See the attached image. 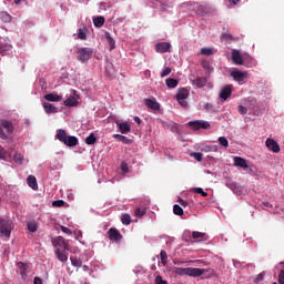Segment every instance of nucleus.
Wrapping results in <instances>:
<instances>
[{"label":"nucleus","instance_id":"obj_56","mask_svg":"<svg viewBox=\"0 0 284 284\" xmlns=\"http://www.w3.org/2000/svg\"><path fill=\"white\" fill-rule=\"evenodd\" d=\"M179 204L183 207H187V202L185 200H179Z\"/></svg>","mask_w":284,"mask_h":284},{"label":"nucleus","instance_id":"obj_57","mask_svg":"<svg viewBox=\"0 0 284 284\" xmlns=\"http://www.w3.org/2000/svg\"><path fill=\"white\" fill-rule=\"evenodd\" d=\"M4 149H2V146L0 145V159H3L4 158Z\"/></svg>","mask_w":284,"mask_h":284},{"label":"nucleus","instance_id":"obj_16","mask_svg":"<svg viewBox=\"0 0 284 284\" xmlns=\"http://www.w3.org/2000/svg\"><path fill=\"white\" fill-rule=\"evenodd\" d=\"M27 185L31 187V190L33 191L39 190V184L37 183V176L34 175L27 176Z\"/></svg>","mask_w":284,"mask_h":284},{"label":"nucleus","instance_id":"obj_35","mask_svg":"<svg viewBox=\"0 0 284 284\" xmlns=\"http://www.w3.org/2000/svg\"><path fill=\"white\" fill-rule=\"evenodd\" d=\"M205 237V233H201L197 231L192 232V239L193 240H203Z\"/></svg>","mask_w":284,"mask_h":284},{"label":"nucleus","instance_id":"obj_48","mask_svg":"<svg viewBox=\"0 0 284 284\" xmlns=\"http://www.w3.org/2000/svg\"><path fill=\"white\" fill-rule=\"evenodd\" d=\"M120 170H122V173H128L129 165L125 162H122V164L120 165Z\"/></svg>","mask_w":284,"mask_h":284},{"label":"nucleus","instance_id":"obj_5","mask_svg":"<svg viewBox=\"0 0 284 284\" xmlns=\"http://www.w3.org/2000/svg\"><path fill=\"white\" fill-rule=\"evenodd\" d=\"M190 97V91L185 88L179 89V93H176V102H179V105L181 108L186 109L187 108V98Z\"/></svg>","mask_w":284,"mask_h":284},{"label":"nucleus","instance_id":"obj_29","mask_svg":"<svg viewBox=\"0 0 284 284\" xmlns=\"http://www.w3.org/2000/svg\"><path fill=\"white\" fill-rule=\"evenodd\" d=\"M0 20L4 23L11 22V16L6 11L0 12Z\"/></svg>","mask_w":284,"mask_h":284},{"label":"nucleus","instance_id":"obj_30","mask_svg":"<svg viewBox=\"0 0 284 284\" xmlns=\"http://www.w3.org/2000/svg\"><path fill=\"white\" fill-rule=\"evenodd\" d=\"M104 38L106 39V41H109V45H111V50L115 49V40H113V38L111 37L110 32H106L104 34Z\"/></svg>","mask_w":284,"mask_h":284},{"label":"nucleus","instance_id":"obj_38","mask_svg":"<svg viewBox=\"0 0 284 284\" xmlns=\"http://www.w3.org/2000/svg\"><path fill=\"white\" fill-rule=\"evenodd\" d=\"M174 215L183 216V209L179 204L174 205Z\"/></svg>","mask_w":284,"mask_h":284},{"label":"nucleus","instance_id":"obj_43","mask_svg":"<svg viewBox=\"0 0 284 284\" xmlns=\"http://www.w3.org/2000/svg\"><path fill=\"white\" fill-rule=\"evenodd\" d=\"M153 284H168V281L163 280V276L158 275L155 276Z\"/></svg>","mask_w":284,"mask_h":284},{"label":"nucleus","instance_id":"obj_10","mask_svg":"<svg viewBox=\"0 0 284 284\" xmlns=\"http://www.w3.org/2000/svg\"><path fill=\"white\" fill-rule=\"evenodd\" d=\"M265 145H266V149H268V151L275 154L280 153V145L277 144V142H275V140L266 139Z\"/></svg>","mask_w":284,"mask_h":284},{"label":"nucleus","instance_id":"obj_49","mask_svg":"<svg viewBox=\"0 0 284 284\" xmlns=\"http://www.w3.org/2000/svg\"><path fill=\"white\" fill-rule=\"evenodd\" d=\"M63 204H64L63 200H57V201L52 202V206H54V207H61V206H63Z\"/></svg>","mask_w":284,"mask_h":284},{"label":"nucleus","instance_id":"obj_36","mask_svg":"<svg viewBox=\"0 0 284 284\" xmlns=\"http://www.w3.org/2000/svg\"><path fill=\"white\" fill-rule=\"evenodd\" d=\"M70 263H71L72 266H74V267H81V261L78 260V258L74 257V256H70Z\"/></svg>","mask_w":284,"mask_h":284},{"label":"nucleus","instance_id":"obj_12","mask_svg":"<svg viewBox=\"0 0 284 284\" xmlns=\"http://www.w3.org/2000/svg\"><path fill=\"white\" fill-rule=\"evenodd\" d=\"M0 128L11 135L13 133V124L9 120H1Z\"/></svg>","mask_w":284,"mask_h":284},{"label":"nucleus","instance_id":"obj_42","mask_svg":"<svg viewBox=\"0 0 284 284\" xmlns=\"http://www.w3.org/2000/svg\"><path fill=\"white\" fill-rule=\"evenodd\" d=\"M18 268H20V275H24V273L27 271V264H24L22 262H18Z\"/></svg>","mask_w":284,"mask_h":284},{"label":"nucleus","instance_id":"obj_61","mask_svg":"<svg viewBox=\"0 0 284 284\" xmlns=\"http://www.w3.org/2000/svg\"><path fill=\"white\" fill-rule=\"evenodd\" d=\"M21 0H13V3L19 4Z\"/></svg>","mask_w":284,"mask_h":284},{"label":"nucleus","instance_id":"obj_4","mask_svg":"<svg viewBox=\"0 0 284 284\" xmlns=\"http://www.w3.org/2000/svg\"><path fill=\"white\" fill-rule=\"evenodd\" d=\"M92 57V49L91 48H79L77 50V61L81 63H85Z\"/></svg>","mask_w":284,"mask_h":284},{"label":"nucleus","instance_id":"obj_27","mask_svg":"<svg viewBox=\"0 0 284 284\" xmlns=\"http://www.w3.org/2000/svg\"><path fill=\"white\" fill-rule=\"evenodd\" d=\"M27 230L31 233H36L37 230H39V225H37V222H29L27 223Z\"/></svg>","mask_w":284,"mask_h":284},{"label":"nucleus","instance_id":"obj_24","mask_svg":"<svg viewBox=\"0 0 284 284\" xmlns=\"http://www.w3.org/2000/svg\"><path fill=\"white\" fill-rule=\"evenodd\" d=\"M104 23H105L104 17H98L92 19V24L94 26V28L104 27Z\"/></svg>","mask_w":284,"mask_h":284},{"label":"nucleus","instance_id":"obj_46","mask_svg":"<svg viewBox=\"0 0 284 284\" xmlns=\"http://www.w3.org/2000/svg\"><path fill=\"white\" fill-rule=\"evenodd\" d=\"M273 284H284V271H280V274L277 275V283Z\"/></svg>","mask_w":284,"mask_h":284},{"label":"nucleus","instance_id":"obj_47","mask_svg":"<svg viewBox=\"0 0 284 284\" xmlns=\"http://www.w3.org/2000/svg\"><path fill=\"white\" fill-rule=\"evenodd\" d=\"M221 40H224V41H233V36H232V34H229V33H222V34H221Z\"/></svg>","mask_w":284,"mask_h":284},{"label":"nucleus","instance_id":"obj_41","mask_svg":"<svg viewBox=\"0 0 284 284\" xmlns=\"http://www.w3.org/2000/svg\"><path fill=\"white\" fill-rule=\"evenodd\" d=\"M171 73H172V69L164 68V70H162V73H160V78L170 77Z\"/></svg>","mask_w":284,"mask_h":284},{"label":"nucleus","instance_id":"obj_40","mask_svg":"<svg viewBox=\"0 0 284 284\" xmlns=\"http://www.w3.org/2000/svg\"><path fill=\"white\" fill-rule=\"evenodd\" d=\"M194 193L201 195L202 197H207V193L203 191L201 187H194Z\"/></svg>","mask_w":284,"mask_h":284},{"label":"nucleus","instance_id":"obj_28","mask_svg":"<svg viewBox=\"0 0 284 284\" xmlns=\"http://www.w3.org/2000/svg\"><path fill=\"white\" fill-rule=\"evenodd\" d=\"M160 263H162V266L168 265V252L160 251Z\"/></svg>","mask_w":284,"mask_h":284},{"label":"nucleus","instance_id":"obj_3","mask_svg":"<svg viewBox=\"0 0 284 284\" xmlns=\"http://www.w3.org/2000/svg\"><path fill=\"white\" fill-rule=\"evenodd\" d=\"M11 230H13L11 221L0 217V235L9 239L11 236Z\"/></svg>","mask_w":284,"mask_h":284},{"label":"nucleus","instance_id":"obj_34","mask_svg":"<svg viewBox=\"0 0 284 284\" xmlns=\"http://www.w3.org/2000/svg\"><path fill=\"white\" fill-rule=\"evenodd\" d=\"M77 38L81 41H85V29H79L77 31Z\"/></svg>","mask_w":284,"mask_h":284},{"label":"nucleus","instance_id":"obj_37","mask_svg":"<svg viewBox=\"0 0 284 284\" xmlns=\"http://www.w3.org/2000/svg\"><path fill=\"white\" fill-rule=\"evenodd\" d=\"M144 214H145L144 207H138V209H135V217L142 219V216H144Z\"/></svg>","mask_w":284,"mask_h":284},{"label":"nucleus","instance_id":"obj_31","mask_svg":"<svg viewBox=\"0 0 284 284\" xmlns=\"http://www.w3.org/2000/svg\"><path fill=\"white\" fill-rule=\"evenodd\" d=\"M23 161H24V159L22 158V155L20 153H16L13 155V162L16 164L21 165Z\"/></svg>","mask_w":284,"mask_h":284},{"label":"nucleus","instance_id":"obj_17","mask_svg":"<svg viewBox=\"0 0 284 284\" xmlns=\"http://www.w3.org/2000/svg\"><path fill=\"white\" fill-rule=\"evenodd\" d=\"M54 253L57 254V260H59L61 263L68 262V253L64 250L57 248Z\"/></svg>","mask_w":284,"mask_h":284},{"label":"nucleus","instance_id":"obj_11","mask_svg":"<svg viewBox=\"0 0 284 284\" xmlns=\"http://www.w3.org/2000/svg\"><path fill=\"white\" fill-rule=\"evenodd\" d=\"M171 48H172V44H170V42H160V43L155 44V52L168 53V52H170Z\"/></svg>","mask_w":284,"mask_h":284},{"label":"nucleus","instance_id":"obj_25","mask_svg":"<svg viewBox=\"0 0 284 284\" xmlns=\"http://www.w3.org/2000/svg\"><path fill=\"white\" fill-rule=\"evenodd\" d=\"M164 84H166L170 89H175L176 87H179V80L168 78L166 80H164Z\"/></svg>","mask_w":284,"mask_h":284},{"label":"nucleus","instance_id":"obj_19","mask_svg":"<svg viewBox=\"0 0 284 284\" xmlns=\"http://www.w3.org/2000/svg\"><path fill=\"white\" fill-rule=\"evenodd\" d=\"M207 82V80L203 77H199L194 80H192V85L201 89V88H204L205 87V83Z\"/></svg>","mask_w":284,"mask_h":284},{"label":"nucleus","instance_id":"obj_55","mask_svg":"<svg viewBox=\"0 0 284 284\" xmlns=\"http://www.w3.org/2000/svg\"><path fill=\"white\" fill-rule=\"evenodd\" d=\"M264 280V274H258L257 277L255 278V282L260 283Z\"/></svg>","mask_w":284,"mask_h":284},{"label":"nucleus","instance_id":"obj_52","mask_svg":"<svg viewBox=\"0 0 284 284\" xmlns=\"http://www.w3.org/2000/svg\"><path fill=\"white\" fill-rule=\"evenodd\" d=\"M7 135H9V133H4V130L0 128V139L6 140Z\"/></svg>","mask_w":284,"mask_h":284},{"label":"nucleus","instance_id":"obj_15","mask_svg":"<svg viewBox=\"0 0 284 284\" xmlns=\"http://www.w3.org/2000/svg\"><path fill=\"white\" fill-rule=\"evenodd\" d=\"M63 105H65V108H75L79 105L78 98L75 95H70L65 101H63Z\"/></svg>","mask_w":284,"mask_h":284},{"label":"nucleus","instance_id":"obj_20","mask_svg":"<svg viewBox=\"0 0 284 284\" xmlns=\"http://www.w3.org/2000/svg\"><path fill=\"white\" fill-rule=\"evenodd\" d=\"M235 166L236 168H242L244 170L248 169V164L246 163V160L241 158V156H235Z\"/></svg>","mask_w":284,"mask_h":284},{"label":"nucleus","instance_id":"obj_23","mask_svg":"<svg viewBox=\"0 0 284 284\" xmlns=\"http://www.w3.org/2000/svg\"><path fill=\"white\" fill-rule=\"evenodd\" d=\"M43 110H45V113L48 114H54L58 112L57 106L48 102L43 103Z\"/></svg>","mask_w":284,"mask_h":284},{"label":"nucleus","instance_id":"obj_8","mask_svg":"<svg viewBox=\"0 0 284 284\" xmlns=\"http://www.w3.org/2000/svg\"><path fill=\"white\" fill-rule=\"evenodd\" d=\"M108 235L111 242L118 243L122 241V234L120 233V231H118V229H109Z\"/></svg>","mask_w":284,"mask_h":284},{"label":"nucleus","instance_id":"obj_62","mask_svg":"<svg viewBox=\"0 0 284 284\" xmlns=\"http://www.w3.org/2000/svg\"><path fill=\"white\" fill-rule=\"evenodd\" d=\"M83 270H88V266H87V265H83Z\"/></svg>","mask_w":284,"mask_h":284},{"label":"nucleus","instance_id":"obj_7","mask_svg":"<svg viewBox=\"0 0 284 284\" xmlns=\"http://www.w3.org/2000/svg\"><path fill=\"white\" fill-rule=\"evenodd\" d=\"M231 77H233V80H235V82L242 83L248 78V73L240 70H233V72H231Z\"/></svg>","mask_w":284,"mask_h":284},{"label":"nucleus","instance_id":"obj_59","mask_svg":"<svg viewBox=\"0 0 284 284\" xmlns=\"http://www.w3.org/2000/svg\"><path fill=\"white\" fill-rule=\"evenodd\" d=\"M262 205H264V207H268V209L273 207V205H271V203H268V202H263Z\"/></svg>","mask_w":284,"mask_h":284},{"label":"nucleus","instance_id":"obj_39","mask_svg":"<svg viewBox=\"0 0 284 284\" xmlns=\"http://www.w3.org/2000/svg\"><path fill=\"white\" fill-rule=\"evenodd\" d=\"M212 54H213L212 49H210V48L201 49V55L211 57Z\"/></svg>","mask_w":284,"mask_h":284},{"label":"nucleus","instance_id":"obj_44","mask_svg":"<svg viewBox=\"0 0 284 284\" xmlns=\"http://www.w3.org/2000/svg\"><path fill=\"white\" fill-rule=\"evenodd\" d=\"M190 156L193 158L194 160H196V162H201L203 159L202 153H190Z\"/></svg>","mask_w":284,"mask_h":284},{"label":"nucleus","instance_id":"obj_18","mask_svg":"<svg viewBox=\"0 0 284 284\" xmlns=\"http://www.w3.org/2000/svg\"><path fill=\"white\" fill-rule=\"evenodd\" d=\"M43 99L48 102H61V95L55 93H48L43 95Z\"/></svg>","mask_w":284,"mask_h":284},{"label":"nucleus","instance_id":"obj_32","mask_svg":"<svg viewBox=\"0 0 284 284\" xmlns=\"http://www.w3.org/2000/svg\"><path fill=\"white\" fill-rule=\"evenodd\" d=\"M121 222H122V224H124V225H130L131 224V215H129V214H123L122 215V217H121Z\"/></svg>","mask_w":284,"mask_h":284},{"label":"nucleus","instance_id":"obj_54","mask_svg":"<svg viewBox=\"0 0 284 284\" xmlns=\"http://www.w3.org/2000/svg\"><path fill=\"white\" fill-rule=\"evenodd\" d=\"M33 284H43L41 277H33Z\"/></svg>","mask_w":284,"mask_h":284},{"label":"nucleus","instance_id":"obj_60","mask_svg":"<svg viewBox=\"0 0 284 284\" xmlns=\"http://www.w3.org/2000/svg\"><path fill=\"white\" fill-rule=\"evenodd\" d=\"M240 2V0H231V3H233V6H236Z\"/></svg>","mask_w":284,"mask_h":284},{"label":"nucleus","instance_id":"obj_51","mask_svg":"<svg viewBox=\"0 0 284 284\" xmlns=\"http://www.w3.org/2000/svg\"><path fill=\"white\" fill-rule=\"evenodd\" d=\"M237 110H239L240 114H242V115H244L248 112V109H246V106H243V105H240Z\"/></svg>","mask_w":284,"mask_h":284},{"label":"nucleus","instance_id":"obj_58","mask_svg":"<svg viewBox=\"0 0 284 284\" xmlns=\"http://www.w3.org/2000/svg\"><path fill=\"white\" fill-rule=\"evenodd\" d=\"M133 121L140 125L142 123V120H140L139 116L133 118Z\"/></svg>","mask_w":284,"mask_h":284},{"label":"nucleus","instance_id":"obj_33","mask_svg":"<svg viewBox=\"0 0 284 284\" xmlns=\"http://www.w3.org/2000/svg\"><path fill=\"white\" fill-rule=\"evenodd\" d=\"M94 142H97V139L94 138L93 133H90V135L85 138V144L92 145L94 144Z\"/></svg>","mask_w":284,"mask_h":284},{"label":"nucleus","instance_id":"obj_6","mask_svg":"<svg viewBox=\"0 0 284 284\" xmlns=\"http://www.w3.org/2000/svg\"><path fill=\"white\" fill-rule=\"evenodd\" d=\"M187 126L194 131L207 130L210 129V122H206L205 120H194L192 122H187Z\"/></svg>","mask_w":284,"mask_h":284},{"label":"nucleus","instance_id":"obj_21","mask_svg":"<svg viewBox=\"0 0 284 284\" xmlns=\"http://www.w3.org/2000/svg\"><path fill=\"white\" fill-rule=\"evenodd\" d=\"M118 128L122 134H129L131 132V126L126 122H118Z\"/></svg>","mask_w":284,"mask_h":284},{"label":"nucleus","instance_id":"obj_45","mask_svg":"<svg viewBox=\"0 0 284 284\" xmlns=\"http://www.w3.org/2000/svg\"><path fill=\"white\" fill-rule=\"evenodd\" d=\"M219 145H221V148H227V139H225L224 136H220Z\"/></svg>","mask_w":284,"mask_h":284},{"label":"nucleus","instance_id":"obj_26","mask_svg":"<svg viewBox=\"0 0 284 284\" xmlns=\"http://www.w3.org/2000/svg\"><path fill=\"white\" fill-rule=\"evenodd\" d=\"M113 138L124 144H131V140L129 138H126L125 135L115 134V135H113Z\"/></svg>","mask_w":284,"mask_h":284},{"label":"nucleus","instance_id":"obj_2","mask_svg":"<svg viewBox=\"0 0 284 284\" xmlns=\"http://www.w3.org/2000/svg\"><path fill=\"white\" fill-rule=\"evenodd\" d=\"M176 275L181 276H190V277H201V275L205 274V268H193V267H176Z\"/></svg>","mask_w":284,"mask_h":284},{"label":"nucleus","instance_id":"obj_13","mask_svg":"<svg viewBox=\"0 0 284 284\" xmlns=\"http://www.w3.org/2000/svg\"><path fill=\"white\" fill-rule=\"evenodd\" d=\"M232 60L235 65H244L242 53L239 50H233Z\"/></svg>","mask_w":284,"mask_h":284},{"label":"nucleus","instance_id":"obj_53","mask_svg":"<svg viewBox=\"0 0 284 284\" xmlns=\"http://www.w3.org/2000/svg\"><path fill=\"white\" fill-rule=\"evenodd\" d=\"M61 232H63V234H72V231H70V229L65 227V226H61Z\"/></svg>","mask_w":284,"mask_h":284},{"label":"nucleus","instance_id":"obj_14","mask_svg":"<svg viewBox=\"0 0 284 284\" xmlns=\"http://www.w3.org/2000/svg\"><path fill=\"white\" fill-rule=\"evenodd\" d=\"M144 105L149 108V110L158 111L161 110V104L155 102V100L152 99H144Z\"/></svg>","mask_w":284,"mask_h":284},{"label":"nucleus","instance_id":"obj_1","mask_svg":"<svg viewBox=\"0 0 284 284\" xmlns=\"http://www.w3.org/2000/svg\"><path fill=\"white\" fill-rule=\"evenodd\" d=\"M55 138L59 142L63 143L68 148H74L79 143L77 136L68 135V133L63 129L57 130Z\"/></svg>","mask_w":284,"mask_h":284},{"label":"nucleus","instance_id":"obj_50","mask_svg":"<svg viewBox=\"0 0 284 284\" xmlns=\"http://www.w3.org/2000/svg\"><path fill=\"white\" fill-rule=\"evenodd\" d=\"M9 51V45H0V55H4Z\"/></svg>","mask_w":284,"mask_h":284},{"label":"nucleus","instance_id":"obj_9","mask_svg":"<svg viewBox=\"0 0 284 284\" xmlns=\"http://www.w3.org/2000/svg\"><path fill=\"white\" fill-rule=\"evenodd\" d=\"M233 94V85H226L224 87V89H221V91L219 92V98H221V100H227V98H231V95Z\"/></svg>","mask_w":284,"mask_h":284},{"label":"nucleus","instance_id":"obj_22","mask_svg":"<svg viewBox=\"0 0 284 284\" xmlns=\"http://www.w3.org/2000/svg\"><path fill=\"white\" fill-rule=\"evenodd\" d=\"M54 245L55 246H59L61 248H63V251H67L68 250V243L65 242V240L61 236L57 237L54 241H53Z\"/></svg>","mask_w":284,"mask_h":284}]
</instances>
